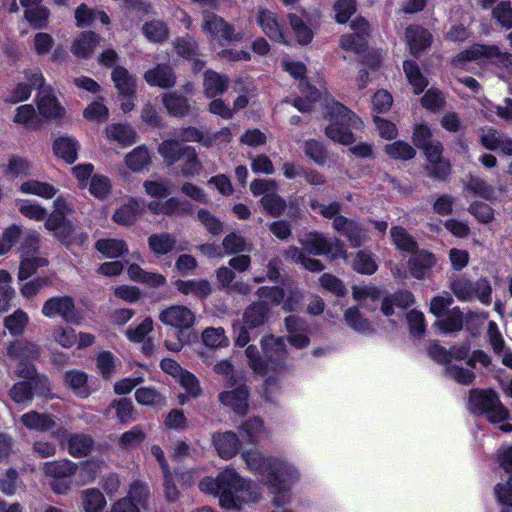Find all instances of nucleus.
<instances>
[{
    "instance_id": "f257e3e1",
    "label": "nucleus",
    "mask_w": 512,
    "mask_h": 512,
    "mask_svg": "<svg viewBox=\"0 0 512 512\" xmlns=\"http://www.w3.org/2000/svg\"><path fill=\"white\" fill-rule=\"evenodd\" d=\"M284 71L288 72L295 79H301L299 87L307 101L296 99L294 106L301 112L311 109V104L320 100L325 109V117L329 124L325 129L327 137L334 142L343 145H350L355 141L353 129H360L363 122L349 109L334 101L326 92L323 93L312 87L302 77L306 74V67L303 63L290 59H283L281 62Z\"/></svg>"
},
{
    "instance_id": "f03ea898",
    "label": "nucleus",
    "mask_w": 512,
    "mask_h": 512,
    "mask_svg": "<svg viewBox=\"0 0 512 512\" xmlns=\"http://www.w3.org/2000/svg\"><path fill=\"white\" fill-rule=\"evenodd\" d=\"M247 467L262 477L265 485L274 494L273 504L282 507L290 503V485L299 480L298 470L290 463L264 457L257 450L247 451L242 455Z\"/></svg>"
},
{
    "instance_id": "7ed1b4c3",
    "label": "nucleus",
    "mask_w": 512,
    "mask_h": 512,
    "mask_svg": "<svg viewBox=\"0 0 512 512\" xmlns=\"http://www.w3.org/2000/svg\"><path fill=\"white\" fill-rule=\"evenodd\" d=\"M202 492L219 497L222 508L240 510L244 505L257 503L262 498L259 487L242 478L234 469L227 468L216 479L206 477L199 483Z\"/></svg>"
},
{
    "instance_id": "20e7f679",
    "label": "nucleus",
    "mask_w": 512,
    "mask_h": 512,
    "mask_svg": "<svg viewBox=\"0 0 512 512\" xmlns=\"http://www.w3.org/2000/svg\"><path fill=\"white\" fill-rule=\"evenodd\" d=\"M8 354L15 361H18L16 373L19 377L28 379L16 383L10 390V396L16 403H27L32 400V388L40 383L48 389V379L46 376H35V369L30 363H24V359H35L39 355L38 348L34 344L15 342L8 348Z\"/></svg>"
},
{
    "instance_id": "39448f33",
    "label": "nucleus",
    "mask_w": 512,
    "mask_h": 512,
    "mask_svg": "<svg viewBox=\"0 0 512 512\" xmlns=\"http://www.w3.org/2000/svg\"><path fill=\"white\" fill-rule=\"evenodd\" d=\"M261 344L266 358L265 362L259 358L255 346H248L245 353L253 371L267 376L266 385L268 386L273 375L281 373L286 367V345L282 337H274L273 335L264 337Z\"/></svg>"
},
{
    "instance_id": "423d86ee",
    "label": "nucleus",
    "mask_w": 512,
    "mask_h": 512,
    "mask_svg": "<svg viewBox=\"0 0 512 512\" xmlns=\"http://www.w3.org/2000/svg\"><path fill=\"white\" fill-rule=\"evenodd\" d=\"M475 61L479 64H492L501 71L502 78L512 77V55L502 52L495 45L475 44L457 54L452 59L455 68L463 69L468 62Z\"/></svg>"
},
{
    "instance_id": "0eeeda50",
    "label": "nucleus",
    "mask_w": 512,
    "mask_h": 512,
    "mask_svg": "<svg viewBox=\"0 0 512 512\" xmlns=\"http://www.w3.org/2000/svg\"><path fill=\"white\" fill-rule=\"evenodd\" d=\"M468 408L474 413L485 414L492 423L502 422L509 416V412L492 390H472L469 395Z\"/></svg>"
},
{
    "instance_id": "6e6552de",
    "label": "nucleus",
    "mask_w": 512,
    "mask_h": 512,
    "mask_svg": "<svg viewBox=\"0 0 512 512\" xmlns=\"http://www.w3.org/2000/svg\"><path fill=\"white\" fill-rule=\"evenodd\" d=\"M40 235L36 231H28L25 236V244L22 248V261L19 268L18 278L25 280L35 271L48 264L44 257L37 255Z\"/></svg>"
},
{
    "instance_id": "1a4fd4ad",
    "label": "nucleus",
    "mask_w": 512,
    "mask_h": 512,
    "mask_svg": "<svg viewBox=\"0 0 512 512\" xmlns=\"http://www.w3.org/2000/svg\"><path fill=\"white\" fill-rule=\"evenodd\" d=\"M258 301L245 311V320H263L269 310L283 300L284 291L279 287H262L258 290Z\"/></svg>"
},
{
    "instance_id": "9d476101",
    "label": "nucleus",
    "mask_w": 512,
    "mask_h": 512,
    "mask_svg": "<svg viewBox=\"0 0 512 512\" xmlns=\"http://www.w3.org/2000/svg\"><path fill=\"white\" fill-rule=\"evenodd\" d=\"M201 30L204 34L213 40L241 41L242 33H235L231 25H229L222 17L213 12H203V20Z\"/></svg>"
},
{
    "instance_id": "9b49d317",
    "label": "nucleus",
    "mask_w": 512,
    "mask_h": 512,
    "mask_svg": "<svg viewBox=\"0 0 512 512\" xmlns=\"http://www.w3.org/2000/svg\"><path fill=\"white\" fill-rule=\"evenodd\" d=\"M60 445L74 458H84L92 451L93 439L83 433H61L60 430L54 433Z\"/></svg>"
},
{
    "instance_id": "f8f14e48",
    "label": "nucleus",
    "mask_w": 512,
    "mask_h": 512,
    "mask_svg": "<svg viewBox=\"0 0 512 512\" xmlns=\"http://www.w3.org/2000/svg\"><path fill=\"white\" fill-rule=\"evenodd\" d=\"M304 249L315 255L331 254L333 257H345L343 244L339 241H331L323 234L311 232L300 240Z\"/></svg>"
},
{
    "instance_id": "ddd939ff",
    "label": "nucleus",
    "mask_w": 512,
    "mask_h": 512,
    "mask_svg": "<svg viewBox=\"0 0 512 512\" xmlns=\"http://www.w3.org/2000/svg\"><path fill=\"white\" fill-rule=\"evenodd\" d=\"M45 228L53 237L66 245H70L76 240L83 241L86 239V236L76 235V227L67 217L48 216Z\"/></svg>"
},
{
    "instance_id": "4468645a",
    "label": "nucleus",
    "mask_w": 512,
    "mask_h": 512,
    "mask_svg": "<svg viewBox=\"0 0 512 512\" xmlns=\"http://www.w3.org/2000/svg\"><path fill=\"white\" fill-rule=\"evenodd\" d=\"M256 22L271 40L287 44L288 41L283 31V25L278 15L266 8H259L256 13Z\"/></svg>"
},
{
    "instance_id": "2eb2a0df",
    "label": "nucleus",
    "mask_w": 512,
    "mask_h": 512,
    "mask_svg": "<svg viewBox=\"0 0 512 512\" xmlns=\"http://www.w3.org/2000/svg\"><path fill=\"white\" fill-rule=\"evenodd\" d=\"M148 497V487L143 483L135 482L130 486L128 497L115 502L111 512H139L138 505L144 506Z\"/></svg>"
},
{
    "instance_id": "dca6fc26",
    "label": "nucleus",
    "mask_w": 512,
    "mask_h": 512,
    "mask_svg": "<svg viewBox=\"0 0 512 512\" xmlns=\"http://www.w3.org/2000/svg\"><path fill=\"white\" fill-rule=\"evenodd\" d=\"M354 33L343 35L340 39L342 49L360 53L366 46V35L369 31V24L363 18H358L351 23Z\"/></svg>"
},
{
    "instance_id": "f3484780",
    "label": "nucleus",
    "mask_w": 512,
    "mask_h": 512,
    "mask_svg": "<svg viewBox=\"0 0 512 512\" xmlns=\"http://www.w3.org/2000/svg\"><path fill=\"white\" fill-rule=\"evenodd\" d=\"M42 314L47 318L69 319L75 316V304L69 296H56L45 301Z\"/></svg>"
},
{
    "instance_id": "a211bd4d",
    "label": "nucleus",
    "mask_w": 512,
    "mask_h": 512,
    "mask_svg": "<svg viewBox=\"0 0 512 512\" xmlns=\"http://www.w3.org/2000/svg\"><path fill=\"white\" fill-rule=\"evenodd\" d=\"M435 255L427 250H416L408 261L410 274L417 279L427 277L435 266Z\"/></svg>"
},
{
    "instance_id": "6ab92c4d",
    "label": "nucleus",
    "mask_w": 512,
    "mask_h": 512,
    "mask_svg": "<svg viewBox=\"0 0 512 512\" xmlns=\"http://www.w3.org/2000/svg\"><path fill=\"white\" fill-rule=\"evenodd\" d=\"M147 208L153 214L166 216L188 214L191 212V205L187 201H182L175 197L164 201H151L148 203Z\"/></svg>"
},
{
    "instance_id": "aec40b11",
    "label": "nucleus",
    "mask_w": 512,
    "mask_h": 512,
    "mask_svg": "<svg viewBox=\"0 0 512 512\" xmlns=\"http://www.w3.org/2000/svg\"><path fill=\"white\" fill-rule=\"evenodd\" d=\"M29 84L19 83L10 95L6 98L7 102L16 104L27 100L31 95V87L42 88L45 82L43 74L39 70L30 71L26 74Z\"/></svg>"
},
{
    "instance_id": "412c9836",
    "label": "nucleus",
    "mask_w": 512,
    "mask_h": 512,
    "mask_svg": "<svg viewBox=\"0 0 512 512\" xmlns=\"http://www.w3.org/2000/svg\"><path fill=\"white\" fill-rule=\"evenodd\" d=\"M105 135L108 141L116 142L125 148L136 142V132L128 124L113 123L105 128Z\"/></svg>"
},
{
    "instance_id": "4be33fe9",
    "label": "nucleus",
    "mask_w": 512,
    "mask_h": 512,
    "mask_svg": "<svg viewBox=\"0 0 512 512\" xmlns=\"http://www.w3.org/2000/svg\"><path fill=\"white\" fill-rule=\"evenodd\" d=\"M219 401L238 414H245L248 410V391L244 386L219 394Z\"/></svg>"
},
{
    "instance_id": "5701e85b",
    "label": "nucleus",
    "mask_w": 512,
    "mask_h": 512,
    "mask_svg": "<svg viewBox=\"0 0 512 512\" xmlns=\"http://www.w3.org/2000/svg\"><path fill=\"white\" fill-rule=\"evenodd\" d=\"M405 38L412 54L417 55L431 45L432 35L418 25L409 26Z\"/></svg>"
},
{
    "instance_id": "b1692460",
    "label": "nucleus",
    "mask_w": 512,
    "mask_h": 512,
    "mask_svg": "<svg viewBox=\"0 0 512 512\" xmlns=\"http://www.w3.org/2000/svg\"><path fill=\"white\" fill-rule=\"evenodd\" d=\"M213 444L222 459L234 457L240 447L237 435L233 432L215 433L213 435Z\"/></svg>"
},
{
    "instance_id": "393cba45",
    "label": "nucleus",
    "mask_w": 512,
    "mask_h": 512,
    "mask_svg": "<svg viewBox=\"0 0 512 512\" xmlns=\"http://www.w3.org/2000/svg\"><path fill=\"white\" fill-rule=\"evenodd\" d=\"M78 465L67 459H59L45 462L42 465V471L47 477L54 479L71 478L77 472Z\"/></svg>"
},
{
    "instance_id": "a878e982",
    "label": "nucleus",
    "mask_w": 512,
    "mask_h": 512,
    "mask_svg": "<svg viewBox=\"0 0 512 512\" xmlns=\"http://www.w3.org/2000/svg\"><path fill=\"white\" fill-rule=\"evenodd\" d=\"M34 172V165L30 159L21 155L9 156L3 171L7 178L29 177Z\"/></svg>"
},
{
    "instance_id": "bb28decb",
    "label": "nucleus",
    "mask_w": 512,
    "mask_h": 512,
    "mask_svg": "<svg viewBox=\"0 0 512 512\" xmlns=\"http://www.w3.org/2000/svg\"><path fill=\"white\" fill-rule=\"evenodd\" d=\"M414 303L413 294L409 291H400L392 296L386 297L382 301L381 310L384 316L390 317L396 315L395 308L404 310Z\"/></svg>"
},
{
    "instance_id": "cd10ccee",
    "label": "nucleus",
    "mask_w": 512,
    "mask_h": 512,
    "mask_svg": "<svg viewBox=\"0 0 512 512\" xmlns=\"http://www.w3.org/2000/svg\"><path fill=\"white\" fill-rule=\"evenodd\" d=\"M112 80L119 95H135L137 78L126 68L117 66L112 71Z\"/></svg>"
},
{
    "instance_id": "c85d7f7f",
    "label": "nucleus",
    "mask_w": 512,
    "mask_h": 512,
    "mask_svg": "<svg viewBox=\"0 0 512 512\" xmlns=\"http://www.w3.org/2000/svg\"><path fill=\"white\" fill-rule=\"evenodd\" d=\"M37 107L39 114L45 119H59L65 112L56 97L44 91L39 94Z\"/></svg>"
},
{
    "instance_id": "c756f323",
    "label": "nucleus",
    "mask_w": 512,
    "mask_h": 512,
    "mask_svg": "<svg viewBox=\"0 0 512 512\" xmlns=\"http://www.w3.org/2000/svg\"><path fill=\"white\" fill-rule=\"evenodd\" d=\"M145 81L151 86L169 88L174 86L176 78L169 67L158 65L144 74Z\"/></svg>"
},
{
    "instance_id": "7c9ffc66",
    "label": "nucleus",
    "mask_w": 512,
    "mask_h": 512,
    "mask_svg": "<svg viewBox=\"0 0 512 512\" xmlns=\"http://www.w3.org/2000/svg\"><path fill=\"white\" fill-rule=\"evenodd\" d=\"M21 423L30 430L47 432L52 430L56 423L54 419L47 414H41L36 411H29L21 416Z\"/></svg>"
},
{
    "instance_id": "2f4dec72",
    "label": "nucleus",
    "mask_w": 512,
    "mask_h": 512,
    "mask_svg": "<svg viewBox=\"0 0 512 512\" xmlns=\"http://www.w3.org/2000/svg\"><path fill=\"white\" fill-rule=\"evenodd\" d=\"M141 211L140 202L134 198H129L124 205L115 210L112 219L119 225H131L136 221Z\"/></svg>"
},
{
    "instance_id": "473e14b6",
    "label": "nucleus",
    "mask_w": 512,
    "mask_h": 512,
    "mask_svg": "<svg viewBox=\"0 0 512 512\" xmlns=\"http://www.w3.org/2000/svg\"><path fill=\"white\" fill-rule=\"evenodd\" d=\"M19 191L22 194L35 195L43 199H51L57 193V189L51 184L35 179L22 182L19 186Z\"/></svg>"
},
{
    "instance_id": "72a5a7b5",
    "label": "nucleus",
    "mask_w": 512,
    "mask_h": 512,
    "mask_svg": "<svg viewBox=\"0 0 512 512\" xmlns=\"http://www.w3.org/2000/svg\"><path fill=\"white\" fill-rule=\"evenodd\" d=\"M88 376L80 370H69L65 372L64 382L76 396L86 398L90 394L87 386Z\"/></svg>"
},
{
    "instance_id": "f704fd0d",
    "label": "nucleus",
    "mask_w": 512,
    "mask_h": 512,
    "mask_svg": "<svg viewBox=\"0 0 512 512\" xmlns=\"http://www.w3.org/2000/svg\"><path fill=\"white\" fill-rule=\"evenodd\" d=\"M81 507L84 512H102L106 506V499L102 492L96 488H88L80 492Z\"/></svg>"
},
{
    "instance_id": "c9c22d12",
    "label": "nucleus",
    "mask_w": 512,
    "mask_h": 512,
    "mask_svg": "<svg viewBox=\"0 0 512 512\" xmlns=\"http://www.w3.org/2000/svg\"><path fill=\"white\" fill-rule=\"evenodd\" d=\"M53 150L57 157L73 163L77 159L78 143L71 137H60L54 141Z\"/></svg>"
},
{
    "instance_id": "e433bc0d",
    "label": "nucleus",
    "mask_w": 512,
    "mask_h": 512,
    "mask_svg": "<svg viewBox=\"0 0 512 512\" xmlns=\"http://www.w3.org/2000/svg\"><path fill=\"white\" fill-rule=\"evenodd\" d=\"M98 36L93 32L82 33L72 44V53L81 58L89 57L96 45L98 44Z\"/></svg>"
},
{
    "instance_id": "4c0bfd02",
    "label": "nucleus",
    "mask_w": 512,
    "mask_h": 512,
    "mask_svg": "<svg viewBox=\"0 0 512 512\" xmlns=\"http://www.w3.org/2000/svg\"><path fill=\"white\" fill-rule=\"evenodd\" d=\"M228 85V78L214 71H206L203 80L204 93L207 97L222 94Z\"/></svg>"
},
{
    "instance_id": "58836bf2",
    "label": "nucleus",
    "mask_w": 512,
    "mask_h": 512,
    "mask_svg": "<svg viewBox=\"0 0 512 512\" xmlns=\"http://www.w3.org/2000/svg\"><path fill=\"white\" fill-rule=\"evenodd\" d=\"M150 161V154L145 146H138L125 156V164L133 172H141L150 165Z\"/></svg>"
},
{
    "instance_id": "ea45409f",
    "label": "nucleus",
    "mask_w": 512,
    "mask_h": 512,
    "mask_svg": "<svg viewBox=\"0 0 512 512\" xmlns=\"http://www.w3.org/2000/svg\"><path fill=\"white\" fill-rule=\"evenodd\" d=\"M403 70L409 84L413 87L414 93L419 94L427 87L428 80L422 75L414 61H404Z\"/></svg>"
},
{
    "instance_id": "a19ab883",
    "label": "nucleus",
    "mask_w": 512,
    "mask_h": 512,
    "mask_svg": "<svg viewBox=\"0 0 512 512\" xmlns=\"http://www.w3.org/2000/svg\"><path fill=\"white\" fill-rule=\"evenodd\" d=\"M465 191L471 192L474 196H479L489 201L496 199L495 188L479 177L471 176L465 185Z\"/></svg>"
},
{
    "instance_id": "79ce46f5",
    "label": "nucleus",
    "mask_w": 512,
    "mask_h": 512,
    "mask_svg": "<svg viewBox=\"0 0 512 512\" xmlns=\"http://www.w3.org/2000/svg\"><path fill=\"white\" fill-rule=\"evenodd\" d=\"M13 121L32 130L38 129L41 124L34 107L30 104L19 106L15 111Z\"/></svg>"
},
{
    "instance_id": "37998d69",
    "label": "nucleus",
    "mask_w": 512,
    "mask_h": 512,
    "mask_svg": "<svg viewBox=\"0 0 512 512\" xmlns=\"http://www.w3.org/2000/svg\"><path fill=\"white\" fill-rule=\"evenodd\" d=\"M96 249L107 258H117L128 251L121 239H100L95 244Z\"/></svg>"
},
{
    "instance_id": "c03bdc74",
    "label": "nucleus",
    "mask_w": 512,
    "mask_h": 512,
    "mask_svg": "<svg viewBox=\"0 0 512 512\" xmlns=\"http://www.w3.org/2000/svg\"><path fill=\"white\" fill-rule=\"evenodd\" d=\"M112 181L102 174H94L89 182L88 190L95 198L104 200L112 192Z\"/></svg>"
},
{
    "instance_id": "a18cd8bd",
    "label": "nucleus",
    "mask_w": 512,
    "mask_h": 512,
    "mask_svg": "<svg viewBox=\"0 0 512 512\" xmlns=\"http://www.w3.org/2000/svg\"><path fill=\"white\" fill-rule=\"evenodd\" d=\"M450 289L461 301H471L475 298V282H472L463 276H457L454 278L451 281Z\"/></svg>"
},
{
    "instance_id": "49530a36",
    "label": "nucleus",
    "mask_w": 512,
    "mask_h": 512,
    "mask_svg": "<svg viewBox=\"0 0 512 512\" xmlns=\"http://www.w3.org/2000/svg\"><path fill=\"white\" fill-rule=\"evenodd\" d=\"M175 286L183 294H194L199 297L207 296L212 291L207 280H178L175 282Z\"/></svg>"
},
{
    "instance_id": "de8ad7c7",
    "label": "nucleus",
    "mask_w": 512,
    "mask_h": 512,
    "mask_svg": "<svg viewBox=\"0 0 512 512\" xmlns=\"http://www.w3.org/2000/svg\"><path fill=\"white\" fill-rule=\"evenodd\" d=\"M262 322H235L234 332L237 333L236 344L245 346L251 338H255L260 333V324Z\"/></svg>"
},
{
    "instance_id": "09e8293b",
    "label": "nucleus",
    "mask_w": 512,
    "mask_h": 512,
    "mask_svg": "<svg viewBox=\"0 0 512 512\" xmlns=\"http://www.w3.org/2000/svg\"><path fill=\"white\" fill-rule=\"evenodd\" d=\"M163 104L167 111L174 116H184L189 110L187 99L176 92L165 93Z\"/></svg>"
},
{
    "instance_id": "8fccbe9b",
    "label": "nucleus",
    "mask_w": 512,
    "mask_h": 512,
    "mask_svg": "<svg viewBox=\"0 0 512 512\" xmlns=\"http://www.w3.org/2000/svg\"><path fill=\"white\" fill-rule=\"evenodd\" d=\"M391 238L397 249L413 254L417 250V243L414 238L402 227L391 229Z\"/></svg>"
},
{
    "instance_id": "3c124183",
    "label": "nucleus",
    "mask_w": 512,
    "mask_h": 512,
    "mask_svg": "<svg viewBox=\"0 0 512 512\" xmlns=\"http://www.w3.org/2000/svg\"><path fill=\"white\" fill-rule=\"evenodd\" d=\"M175 243L174 236L168 233L153 234L148 239L150 249L157 255L171 252Z\"/></svg>"
},
{
    "instance_id": "603ef678",
    "label": "nucleus",
    "mask_w": 512,
    "mask_h": 512,
    "mask_svg": "<svg viewBox=\"0 0 512 512\" xmlns=\"http://www.w3.org/2000/svg\"><path fill=\"white\" fill-rule=\"evenodd\" d=\"M241 433L251 443H257L266 436V429L263 422L259 418H252L246 420L241 425Z\"/></svg>"
},
{
    "instance_id": "864d4df0",
    "label": "nucleus",
    "mask_w": 512,
    "mask_h": 512,
    "mask_svg": "<svg viewBox=\"0 0 512 512\" xmlns=\"http://www.w3.org/2000/svg\"><path fill=\"white\" fill-rule=\"evenodd\" d=\"M182 156L185 157V161L181 166L180 174L185 177H193L198 175L202 169V164L198 160L195 148L191 146H185Z\"/></svg>"
},
{
    "instance_id": "5fc2aeb1",
    "label": "nucleus",
    "mask_w": 512,
    "mask_h": 512,
    "mask_svg": "<svg viewBox=\"0 0 512 512\" xmlns=\"http://www.w3.org/2000/svg\"><path fill=\"white\" fill-rule=\"evenodd\" d=\"M184 147L175 140H165L159 145L158 152L167 165L171 166L181 158L184 153Z\"/></svg>"
},
{
    "instance_id": "6e6d98bb",
    "label": "nucleus",
    "mask_w": 512,
    "mask_h": 512,
    "mask_svg": "<svg viewBox=\"0 0 512 512\" xmlns=\"http://www.w3.org/2000/svg\"><path fill=\"white\" fill-rule=\"evenodd\" d=\"M115 409L117 419L124 424L130 423L136 419V412L132 402L127 398L114 400L108 410Z\"/></svg>"
},
{
    "instance_id": "4d7b16f0",
    "label": "nucleus",
    "mask_w": 512,
    "mask_h": 512,
    "mask_svg": "<svg viewBox=\"0 0 512 512\" xmlns=\"http://www.w3.org/2000/svg\"><path fill=\"white\" fill-rule=\"evenodd\" d=\"M152 330V322H141L134 329L129 328L126 335L130 341L133 342H144L142 350L145 354L152 352V345L149 341H146V336Z\"/></svg>"
},
{
    "instance_id": "13d9d810",
    "label": "nucleus",
    "mask_w": 512,
    "mask_h": 512,
    "mask_svg": "<svg viewBox=\"0 0 512 512\" xmlns=\"http://www.w3.org/2000/svg\"><path fill=\"white\" fill-rule=\"evenodd\" d=\"M49 16L50 11L43 5L24 11V18L34 29H45Z\"/></svg>"
},
{
    "instance_id": "bf43d9fd",
    "label": "nucleus",
    "mask_w": 512,
    "mask_h": 512,
    "mask_svg": "<svg viewBox=\"0 0 512 512\" xmlns=\"http://www.w3.org/2000/svg\"><path fill=\"white\" fill-rule=\"evenodd\" d=\"M386 154L393 159L409 160L412 159L416 152L407 142L395 141L385 146Z\"/></svg>"
},
{
    "instance_id": "052dcab7",
    "label": "nucleus",
    "mask_w": 512,
    "mask_h": 512,
    "mask_svg": "<svg viewBox=\"0 0 512 512\" xmlns=\"http://www.w3.org/2000/svg\"><path fill=\"white\" fill-rule=\"evenodd\" d=\"M146 438V433L140 425L133 426L130 430L121 434L118 439V445L121 448H132L142 443Z\"/></svg>"
},
{
    "instance_id": "680f3d73",
    "label": "nucleus",
    "mask_w": 512,
    "mask_h": 512,
    "mask_svg": "<svg viewBox=\"0 0 512 512\" xmlns=\"http://www.w3.org/2000/svg\"><path fill=\"white\" fill-rule=\"evenodd\" d=\"M19 212L34 221H42L46 217V210L41 205L29 200L17 201Z\"/></svg>"
},
{
    "instance_id": "e2e57ef3",
    "label": "nucleus",
    "mask_w": 512,
    "mask_h": 512,
    "mask_svg": "<svg viewBox=\"0 0 512 512\" xmlns=\"http://www.w3.org/2000/svg\"><path fill=\"white\" fill-rule=\"evenodd\" d=\"M203 343L211 348L226 346L228 343L223 328H207L202 333Z\"/></svg>"
},
{
    "instance_id": "0e129e2a",
    "label": "nucleus",
    "mask_w": 512,
    "mask_h": 512,
    "mask_svg": "<svg viewBox=\"0 0 512 512\" xmlns=\"http://www.w3.org/2000/svg\"><path fill=\"white\" fill-rule=\"evenodd\" d=\"M135 399L140 405H157L164 401V397L156 389L141 387L135 392Z\"/></svg>"
},
{
    "instance_id": "69168bd1",
    "label": "nucleus",
    "mask_w": 512,
    "mask_h": 512,
    "mask_svg": "<svg viewBox=\"0 0 512 512\" xmlns=\"http://www.w3.org/2000/svg\"><path fill=\"white\" fill-rule=\"evenodd\" d=\"M333 9L335 12V20L343 24L356 12V2L355 0H337L334 3Z\"/></svg>"
},
{
    "instance_id": "338daca9",
    "label": "nucleus",
    "mask_w": 512,
    "mask_h": 512,
    "mask_svg": "<svg viewBox=\"0 0 512 512\" xmlns=\"http://www.w3.org/2000/svg\"><path fill=\"white\" fill-rule=\"evenodd\" d=\"M353 268L359 273L370 275L377 270V264L369 253L359 251L353 261Z\"/></svg>"
},
{
    "instance_id": "774afa93",
    "label": "nucleus",
    "mask_w": 512,
    "mask_h": 512,
    "mask_svg": "<svg viewBox=\"0 0 512 512\" xmlns=\"http://www.w3.org/2000/svg\"><path fill=\"white\" fill-rule=\"evenodd\" d=\"M260 202L263 209L272 216L280 215L285 209V201L275 193L265 194Z\"/></svg>"
}]
</instances>
